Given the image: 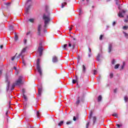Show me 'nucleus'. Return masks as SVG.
I'll use <instances>...</instances> for the list:
<instances>
[{"label":"nucleus","instance_id":"nucleus-32","mask_svg":"<svg viewBox=\"0 0 128 128\" xmlns=\"http://www.w3.org/2000/svg\"><path fill=\"white\" fill-rule=\"evenodd\" d=\"M128 26H123V30H128Z\"/></svg>","mask_w":128,"mask_h":128},{"label":"nucleus","instance_id":"nucleus-41","mask_svg":"<svg viewBox=\"0 0 128 128\" xmlns=\"http://www.w3.org/2000/svg\"><path fill=\"white\" fill-rule=\"evenodd\" d=\"M100 40H102V35L100 36Z\"/></svg>","mask_w":128,"mask_h":128},{"label":"nucleus","instance_id":"nucleus-20","mask_svg":"<svg viewBox=\"0 0 128 128\" xmlns=\"http://www.w3.org/2000/svg\"><path fill=\"white\" fill-rule=\"evenodd\" d=\"M124 100L125 101V102H128V97L126 96H125L124 97Z\"/></svg>","mask_w":128,"mask_h":128},{"label":"nucleus","instance_id":"nucleus-18","mask_svg":"<svg viewBox=\"0 0 128 128\" xmlns=\"http://www.w3.org/2000/svg\"><path fill=\"white\" fill-rule=\"evenodd\" d=\"M102 96H99L98 98V102H100V100H102Z\"/></svg>","mask_w":128,"mask_h":128},{"label":"nucleus","instance_id":"nucleus-46","mask_svg":"<svg viewBox=\"0 0 128 128\" xmlns=\"http://www.w3.org/2000/svg\"><path fill=\"white\" fill-rule=\"evenodd\" d=\"M3 48H4V46L1 45V46H0V48H1V50H2Z\"/></svg>","mask_w":128,"mask_h":128},{"label":"nucleus","instance_id":"nucleus-55","mask_svg":"<svg viewBox=\"0 0 128 128\" xmlns=\"http://www.w3.org/2000/svg\"><path fill=\"white\" fill-rule=\"evenodd\" d=\"M2 74V70H0V74Z\"/></svg>","mask_w":128,"mask_h":128},{"label":"nucleus","instance_id":"nucleus-42","mask_svg":"<svg viewBox=\"0 0 128 128\" xmlns=\"http://www.w3.org/2000/svg\"><path fill=\"white\" fill-rule=\"evenodd\" d=\"M96 72H97L96 70H94V74H96Z\"/></svg>","mask_w":128,"mask_h":128},{"label":"nucleus","instance_id":"nucleus-52","mask_svg":"<svg viewBox=\"0 0 128 128\" xmlns=\"http://www.w3.org/2000/svg\"><path fill=\"white\" fill-rule=\"evenodd\" d=\"M70 0H64V2H70Z\"/></svg>","mask_w":128,"mask_h":128},{"label":"nucleus","instance_id":"nucleus-37","mask_svg":"<svg viewBox=\"0 0 128 128\" xmlns=\"http://www.w3.org/2000/svg\"><path fill=\"white\" fill-rule=\"evenodd\" d=\"M5 4L6 6H10V2H8V3H6Z\"/></svg>","mask_w":128,"mask_h":128},{"label":"nucleus","instance_id":"nucleus-33","mask_svg":"<svg viewBox=\"0 0 128 128\" xmlns=\"http://www.w3.org/2000/svg\"><path fill=\"white\" fill-rule=\"evenodd\" d=\"M22 98H24V99L25 100H26V96L24 94H23V95H22Z\"/></svg>","mask_w":128,"mask_h":128},{"label":"nucleus","instance_id":"nucleus-28","mask_svg":"<svg viewBox=\"0 0 128 128\" xmlns=\"http://www.w3.org/2000/svg\"><path fill=\"white\" fill-rule=\"evenodd\" d=\"M29 22H34V18H30L28 20Z\"/></svg>","mask_w":128,"mask_h":128},{"label":"nucleus","instance_id":"nucleus-45","mask_svg":"<svg viewBox=\"0 0 128 128\" xmlns=\"http://www.w3.org/2000/svg\"><path fill=\"white\" fill-rule=\"evenodd\" d=\"M117 90H118V89H116V88L114 89V92L115 94L116 93Z\"/></svg>","mask_w":128,"mask_h":128},{"label":"nucleus","instance_id":"nucleus-11","mask_svg":"<svg viewBox=\"0 0 128 128\" xmlns=\"http://www.w3.org/2000/svg\"><path fill=\"white\" fill-rule=\"evenodd\" d=\"M40 30H42V25L40 24L38 26V34L40 36Z\"/></svg>","mask_w":128,"mask_h":128},{"label":"nucleus","instance_id":"nucleus-5","mask_svg":"<svg viewBox=\"0 0 128 128\" xmlns=\"http://www.w3.org/2000/svg\"><path fill=\"white\" fill-rule=\"evenodd\" d=\"M22 76H19L18 80L14 84L15 86H20L22 82Z\"/></svg>","mask_w":128,"mask_h":128},{"label":"nucleus","instance_id":"nucleus-47","mask_svg":"<svg viewBox=\"0 0 128 128\" xmlns=\"http://www.w3.org/2000/svg\"><path fill=\"white\" fill-rule=\"evenodd\" d=\"M112 26H116V22H113Z\"/></svg>","mask_w":128,"mask_h":128},{"label":"nucleus","instance_id":"nucleus-48","mask_svg":"<svg viewBox=\"0 0 128 128\" xmlns=\"http://www.w3.org/2000/svg\"><path fill=\"white\" fill-rule=\"evenodd\" d=\"M116 126H118V128H120V125L119 124H116Z\"/></svg>","mask_w":128,"mask_h":128},{"label":"nucleus","instance_id":"nucleus-10","mask_svg":"<svg viewBox=\"0 0 128 128\" xmlns=\"http://www.w3.org/2000/svg\"><path fill=\"white\" fill-rule=\"evenodd\" d=\"M80 97L78 96V98L76 99V106H78L80 104Z\"/></svg>","mask_w":128,"mask_h":128},{"label":"nucleus","instance_id":"nucleus-51","mask_svg":"<svg viewBox=\"0 0 128 128\" xmlns=\"http://www.w3.org/2000/svg\"><path fill=\"white\" fill-rule=\"evenodd\" d=\"M24 44H26V39H25V40H24Z\"/></svg>","mask_w":128,"mask_h":128},{"label":"nucleus","instance_id":"nucleus-15","mask_svg":"<svg viewBox=\"0 0 128 128\" xmlns=\"http://www.w3.org/2000/svg\"><path fill=\"white\" fill-rule=\"evenodd\" d=\"M92 122L93 124H96V116L92 117Z\"/></svg>","mask_w":128,"mask_h":128},{"label":"nucleus","instance_id":"nucleus-31","mask_svg":"<svg viewBox=\"0 0 128 128\" xmlns=\"http://www.w3.org/2000/svg\"><path fill=\"white\" fill-rule=\"evenodd\" d=\"M36 116H37L38 118V116H40V112H38V111L37 112Z\"/></svg>","mask_w":128,"mask_h":128},{"label":"nucleus","instance_id":"nucleus-58","mask_svg":"<svg viewBox=\"0 0 128 128\" xmlns=\"http://www.w3.org/2000/svg\"><path fill=\"white\" fill-rule=\"evenodd\" d=\"M14 70H16V67L14 66Z\"/></svg>","mask_w":128,"mask_h":128},{"label":"nucleus","instance_id":"nucleus-40","mask_svg":"<svg viewBox=\"0 0 128 128\" xmlns=\"http://www.w3.org/2000/svg\"><path fill=\"white\" fill-rule=\"evenodd\" d=\"M14 58H16V56H14L12 58L11 60H14Z\"/></svg>","mask_w":128,"mask_h":128},{"label":"nucleus","instance_id":"nucleus-54","mask_svg":"<svg viewBox=\"0 0 128 128\" xmlns=\"http://www.w3.org/2000/svg\"><path fill=\"white\" fill-rule=\"evenodd\" d=\"M72 30V28L71 27L70 29H69V31L70 32Z\"/></svg>","mask_w":128,"mask_h":128},{"label":"nucleus","instance_id":"nucleus-23","mask_svg":"<svg viewBox=\"0 0 128 128\" xmlns=\"http://www.w3.org/2000/svg\"><path fill=\"white\" fill-rule=\"evenodd\" d=\"M14 86H16L14 84H13L11 87L10 90H14Z\"/></svg>","mask_w":128,"mask_h":128},{"label":"nucleus","instance_id":"nucleus-27","mask_svg":"<svg viewBox=\"0 0 128 128\" xmlns=\"http://www.w3.org/2000/svg\"><path fill=\"white\" fill-rule=\"evenodd\" d=\"M9 30H14V26H12V25H11L9 26Z\"/></svg>","mask_w":128,"mask_h":128},{"label":"nucleus","instance_id":"nucleus-22","mask_svg":"<svg viewBox=\"0 0 128 128\" xmlns=\"http://www.w3.org/2000/svg\"><path fill=\"white\" fill-rule=\"evenodd\" d=\"M123 34H124V36L126 38H128V34L124 32H123Z\"/></svg>","mask_w":128,"mask_h":128},{"label":"nucleus","instance_id":"nucleus-61","mask_svg":"<svg viewBox=\"0 0 128 128\" xmlns=\"http://www.w3.org/2000/svg\"><path fill=\"white\" fill-rule=\"evenodd\" d=\"M72 48H74V46H73Z\"/></svg>","mask_w":128,"mask_h":128},{"label":"nucleus","instance_id":"nucleus-4","mask_svg":"<svg viewBox=\"0 0 128 128\" xmlns=\"http://www.w3.org/2000/svg\"><path fill=\"white\" fill-rule=\"evenodd\" d=\"M36 69L38 70V72L40 74V76H42V69L40 68V59H38L36 62Z\"/></svg>","mask_w":128,"mask_h":128},{"label":"nucleus","instance_id":"nucleus-16","mask_svg":"<svg viewBox=\"0 0 128 128\" xmlns=\"http://www.w3.org/2000/svg\"><path fill=\"white\" fill-rule=\"evenodd\" d=\"M116 4L119 6L118 7V10H120V0H116Z\"/></svg>","mask_w":128,"mask_h":128},{"label":"nucleus","instance_id":"nucleus-56","mask_svg":"<svg viewBox=\"0 0 128 128\" xmlns=\"http://www.w3.org/2000/svg\"><path fill=\"white\" fill-rule=\"evenodd\" d=\"M44 32H46V29H44Z\"/></svg>","mask_w":128,"mask_h":128},{"label":"nucleus","instance_id":"nucleus-43","mask_svg":"<svg viewBox=\"0 0 128 128\" xmlns=\"http://www.w3.org/2000/svg\"><path fill=\"white\" fill-rule=\"evenodd\" d=\"M73 120H74V121H76V116H74V118H73Z\"/></svg>","mask_w":128,"mask_h":128},{"label":"nucleus","instance_id":"nucleus-62","mask_svg":"<svg viewBox=\"0 0 128 128\" xmlns=\"http://www.w3.org/2000/svg\"><path fill=\"white\" fill-rule=\"evenodd\" d=\"M9 104H10V101L9 102Z\"/></svg>","mask_w":128,"mask_h":128},{"label":"nucleus","instance_id":"nucleus-44","mask_svg":"<svg viewBox=\"0 0 128 128\" xmlns=\"http://www.w3.org/2000/svg\"><path fill=\"white\" fill-rule=\"evenodd\" d=\"M88 50H89V52L90 54H92V49H90V48H89Z\"/></svg>","mask_w":128,"mask_h":128},{"label":"nucleus","instance_id":"nucleus-3","mask_svg":"<svg viewBox=\"0 0 128 128\" xmlns=\"http://www.w3.org/2000/svg\"><path fill=\"white\" fill-rule=\"evenodd\" d=\"M32 0H28L26 4V14H28V10H30V6H32Z\"/></svg>","mask_w":128,"mask_h":128},{"label":"nucleus","instance_id":"nucleus-14","mask_svg":"<svg viewBox=\"0 0 128 128\" xmlns=\"http://www.w3.org/2000/svg\"><path fill=\"white\" fill-rule=\"evenodd\" d=\"M100 56H102V54L98 53L97 56H96V60L98 62H100Z\"/></svg>","mask_w":128,"mask_h":128},{"label":"nucleus","instance_id":"nucleus-19","mask_svg":"<svg viewBox=\"0 0 128 128\" xmlns=\"http://www.w3.org/2000/svg\"><path fill=\"white\" fill-rule=\"evenodd\" d=\"M76 82H78V77L76 76V80H72V84H76Z\"/></svg>","mask_w":128,"mask_h":128},{"label":"nucleus","instance_id":"nucleus-63","mask_svg":"<svg viewBox=\"0 0 128 128\" xmlns=\"http://www.w3.org/2000/svg\"><path fill=\"white\" fill-rule=\"evenodd\" d=\"M110 0H107V2H110Z\"/></svg>","mask_w":128,"mask_h":128},{"label":"nucleus","instance_id":"nucleus-35","mask_svg":"<svg viewBox=\"0 0 128 128\" xmlns=\"http://www.w3.org/2000/svg\"><path fill=\"white\" fill-rule=\"evenodd\" d=\"M7 90H8L9 88H10V82H8V86H7Z\"/></svg>","mask_w":128,"mask_h":128},{"label":"nucleus","instance_id":"nucleus-7","mask_svg":"<svg viewBox=\"0 0 128 128\" xmlns=\"http://www.w3.org/2000/svg\"><path fill=\"white\" fill-rule=\"evenodd\" d=\"M38 50L39 52L40 56H42V50H44V48L42 46V42L40 43Z\"/></svg>","mask_w":128,"mask_h":128},{"label":"nucleus","instance_id":"nucleus-38","mask_svg":"<svg viewBox=\"0 0 128 128\" xmlns=\"http://www.w3.org/2000/svg\"><path fill=\"white\" fill-rule=\"evenodd\" d=\"M72 122L70 121V122H66V124H72Z\"/></svg>","mask_w":128,"mask_h":128},{"label":"nucleus","instance_id":"nucleus-6","mask_svg":"<svg viewBox=\"0 0 128 128\" xmlns=\"http://www.w3.org/2000/svg\"><path fill=\"white\" fill-rule=\"evenodd\" d=\"M126 12V10H121L119 11L118 16H119V18H124Z\"/></svg>","mask_w":128,"mask_h":128},{"label":"nucleus","instance_id":"nucleus-24","mask_svg":"<svg viewBox=\"0 0 128 128\" xmlns=\"http://www.w3.org/2000/svg\"><path fill=\"white\" fill-rule=\"evenodd\" d=\"M66 48H68V44H65L63 46L64 50H66Z\"/></svg>","mask_w":128,"mask_h":128},{"label":"nucleus","instance_id":"nucleus-9","mask_svg":"<svg viewBox=\"0 0 128 128\" xmlns=\"http://www.w3.org/2000/svg\"><path fill=\"white\" fill-rule=\"evenodd\" d=\"M112 50V43H110L109 44L108 52H110Z\"/></svg>","mask_w":128,"mask_h":128},{"label":"nucleus","instance_id":"nucleus-13","mask_svg":"<svg viewBox=\"0 0 128 128\" xmlns=\"http://www.w3.org/2000/svg\"><path fill=\"white\" fill-rule=\"evenodd\" d=\"M42 88H39L38 89V96H40V95L42 94Z\"/></svg>","mask_w":128,"mask_h":128},{"label":"nucleus","instance_id":"nucleus-50","mask_svg":"<svg viewBox=\"0 0 128 128\" xmlns=\"http://www.w3.org/2000/svg\"><path fill=\"white\" fill-rule=\"evenodd\" d=\"M128 22V19H126L124 20V22Z\"/></svg>","mask_w":128,"mask_h":128},{"label":"nucleus","instance_id":"nucleus-30","mask_svg":"<svg viewBox=\"0 0 128 128\" xmlns=\"http://www.w3.org/2000/svg\"><path fill=\"white\" fill-rule=\"evenodd\" d=\"M112 116H115L116 118H118V114L116 113H114L112 114Z\"/></svg>","mask_w":128,"mask_h":128},{"label":"nucleus","instance_id":"nucleus-25","mask_svg":"<svg viewBox=\"0 0 128 128\" xmlns=\"http://www.w3.org/2000/svg\"><path fill=\"white\" fill-rule=\"evenodd\" d=\"M64 6H66V2H64L62 4V8H64Z\"/></svg>","mask_w":128,"mask_h":128},{"label":"nucleus","instance_id":"nucleus-8","mask_svg":"<svg viewBox=\"0 0 128 128\" xmlns=\"http://www.w3.org/2000/svg\"><path fill=\"white\" fill-rule=\"evenodd\" d=\"M92 112H91L88 116L90 119V122L86 124V128H88V126H90V120H92Z\"/></svg>","mask_w":128,"mask_h":128},{"label":"nucleus","instance_id":"nucleus-64","mask_svg":"<svg viewBox=\"0 0 128 128\" xmlns=\"http://www.w3.org/2000/svg\"><path fill=\"white\" fill-rule=\"evenodd\" d=\"M127 18H128V15L127 16Z\"/></svg>","mask_w":128,"mask_h":128},{"label":"nucleus","instance_id":"nucleus-57","mask_svg":"<svg viewBox=\"0 0 128 128\" xmlns=\"http://www.w3.org/2000/svg\"><path fill=\"white\" fill-rule=\"evenodd\" d=\"M112 64H114V60H113Z\"/></svg>","mask_w":128,"mask_h":128},{"label":"nucleus","instance_id":"nucleus-39","mask_svg":"<svg viewBox=\"0 0 128 128\" xmlns=\"http://www.w3.org/2000/svg\"><path fill=\"white\" fill-rule=\"evenodd\" d=\"M48 6H46V12H48Z\"/></svg>","mask_w":128,"mask_h":128},{"label":"nucleus","instance_id":"nucleus-36","mask_svg":"<svg viewBox=\"0 0 128 128\" xmlns=\"http://www.w3.org/2000/svg\"><path fill=\"white\" fill-rule=\"evenodd\" d=\"M110 78H112V77L114 76V74H112V73H110Z\"/></svg>","mask_w":128,"mask_h":128},{"label":"nucleus","instance_id":"nucleus-29","mask_svg":"<svg viewBox=\"0 0 128 128\" xmlns=\"http://www.w3.org/2000/svg\"><path fill=\"white\" fill-rule=\"evenodd\" d=\"M118 66H120V64H117L114 66V68H115L116 70V68H118Z\"/></svg>","mask_w":128,"mask_h":128},{"label":"nucleus","instance_id":"nucleus-1","mask_svg":"<svg viewBox=\"0 0 128 128\" xmlns=\"http://www.w3.org/2000/svg\"><path fill=\"white\" fill-rule=\"evenodd\" d=\"M43 20H44V28H46L50 24V14H48V15L46 14H44L43 15Z\"/></svg>","mask_w":128,"mask_h":128},{"label":"nucleus","instance_id":"nucleus-34","mask_svg":"<svg viewBox=\"0 0 128 128\" xmlns=\"http://www.w3.org/2000/svg\"><path fill=\"white\" fill-rule=\"evenodd\" d=\"M18 40V35H16L15 36L14 40L16 41Z\"/></svg>","mask_w":128,"mask_h":128},{"label":"nucleus","instance_id":"nucleus-12","mask_svg":"<svg viewBox=\"0 0 128 128\" xmlns=\"http://www.w3.org/2000/svg\"><path fill=\"white\" fill-rule=\"evenodd\" d=\"M52 62H58V57L54 56L52 59Z\"/></svg>","mask_w":128,"mask_h":128},{"label":"nucleus","instance_id":"nucleus-59","mask_svg":"<svg viewBox=\"0 0 128 128\" xmlns=\"http://www.w3.org/2000/svg\"><path fill=\"white\" fill-rule=\"evenodd\" d=\"M88 57L90 58V53L88 54Z\"/></svg>","mask_w":128,"mask_h":128},{"label":"nucleus","instance_id":"nucleus-60","mask_svg":"<svg viewBox=\"0 0 128 128\" xmlns=\"http://www.w3.org/2000/svg\"><path fill=\"white\" fill-rule=\"evenodd\" d=\"M86 1L87 2H90V0H86Z\"/></svg>","mask_w":128,"mask_h":128},{"label":"nucleus","instance_id":"nucleus-49","mask_svg":"<svg viewBox=\"0 0 128 128\" xmlns=\"http://www.w3.org/2000/svg\"><path fill=\"white\" fill-rule=\"evenodd\" d=\"M69 48H70L72 46V44L70 43H69L68 46Z\"/></svg>","mask_w":128,"mask_h":128},{"label":"nucleus","instance_id":"nucleus-17","mask_svg":"<svg viewBox=\"0 0 128 128\" xmlns=\"http://www.w3.org/2000/svg\"><path fill=\"white\" fill-rule=\"evenodd\" d=\"M82 72L84 74V72H86V66H84V65H82Z\"/></svg>","mask_w":128,"mask_h":128},{"label":"nucleus","instance_id":"nucleus-21","mask_svg":"<svg viewBox=\"0 0 128 128\" xmlns=\"http://www.w3.org/2000/svg\"><path fill=\"white\" fill-rule=\"evenodd\" d=\"M62 124H64V121H61L58 123V126H61Z\"/></svg>","mask_w":128,"mask_h":128},{"label":"nucleus","instance_id":"nucleus-26","mask_svg":"<svg viewBox=\"0 0 128 128\" xmlns=\"http://www.w3.org/2000/svg\"><path fill=\"white\" fill-rule=\"evenodd\" d=\"M124 66H126V63L124 62H123L122 66L121 67V70H124Z\"/></svg>","mask_w":128,"mask_h":128},{"label":"nucleus","instance_id":"nucleus-2","mask_svg":"<svg viewBox=\"0 0 128 128\" xmlns=\"http://www.w3.org/2000/svg\"><path fill=\"white\" fill-rule=\"evenodd\" d=\"M27 49H28V47H25L23 48L21 52L18 54V58H20V56H22V62L24 66H26V62L24 61V56H26L25 53Z\"/></svg>","mask_w":128,"mask_h":128},{"label":"nucleus","instance_id":"nucleus-53","mask_svg":"<svg viewBox=\"0 0 128 128\" xmlns=\"http://www.w3.org/2000/svg\"><path fill=\"white\" fill-rule=\"evenodd\" d=\"M30 34V32H28L27 34H26V35L27 36H28V34Z\"/></svg>","mask_w":128,"mask_h":128}]
</instances>
